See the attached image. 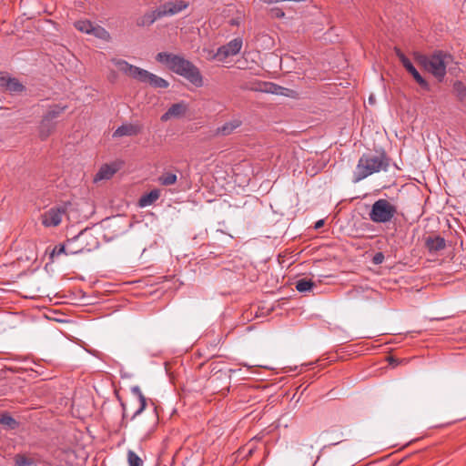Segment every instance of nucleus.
I'll use <instances>...</instances> for the list:
<instances>
[{"mask_svg":"<svg viewBox=\"0 0 466 466\" xmlns=\"http://www.w3.org/2000/svg\"><path fill=\"white\" fill-rule=\"evenodd\" d=\"M95 35L97 37L104 38L106 36H108V33L100 26H94V31L91 33Z\"/></svg>","mask_w":466,"mask_h":466,"instance_id":"29","label":"nucleus"},{"mask_svg":"<svg viewBox=\"0 0 466 466\" xmlns=\"http://www.w3.org/2000/svg\"><path fill=\"white\" fill-rule=\"evenodd\" d=\"M75 27L86 34H91L94 31V25L90 21L81 20L75 23Z\"/></svg>","mask_w":466,"mask_h":466,"instance_id":"25","label":"nucleus"},{"mask_svg":"<svg viewBox=\"0 0 466 466\" xmlns=\"http://www.w3.org/2000/svg\"><path fill=\"white\" fill-rule=\"evenodd\" d=\"M56 123L44 116L39 126V136L42 140L46 139L56 129Z\"/></svg>","mask_w":466,"mask_h":466,"instance_id":"13","label":"nucleus"},{"mask_svg":"<svg viewBox=\"0 0 466 466\" xmlns=\"http://www.w3.org/2000/svg\"><path fill=\"white\" fill-rule=\"evenodd\" d=\"M265 86H268L265 89L266 92L272 93V94H283L282 90H284V88L278 85L268 83V84H265Z\"/></svg>","mask_w":466,"mask_h":466,"instance_id":"28","label":"nucleus"},{"mask_svg":"<svg viewBox=\"0 0 466 466\" xmlns=\"http://www.w3.org/2000/svg\"><path fill=\"white\" fill-rule=\"evenodd\" d=\"M15 466H36L32 458H28L24 454H16L15 456Z\"/></svg>","mask_w":466,"mask_h":466,"instance_id":"23","label":"nucleus"},{"mask_svg":"<svg viewBox=\"0 0 466 466\" xmlns=\"http://www.w3.org/2000/svg\"><path fill=\"white\" fill-rule=\"evenodd\" d=\"M453 93L460 102L466 104V86L461 81L453 83Z\"/></svg>","mask_w":466,"mask_h":466,"instance_id":"19","label":"nucleus"},{"mask_svg":"<svg viewBox=\"0 0 466 466\" xmlns=\"http://www.w3.org/2000/svg\"><path fill=\"white\" fill-rule=\"evenodd\" d=\"M156 59L166 65L172 72L185 77L195 86L200 87L203 86V77L199 69L183 56L160 52L157 55Z\"/></svg>","mask_w":466,"mask_h":466,"instance_id":"1","label":"nucleus"},{"mask_svg":"<svg viewBox=\"0 0 466 466\" xmlns=\"http://www.w3.org/2000/svg\"><path fill=\"white\" fill-rule=\"evenodd\" d=\"M425 247L430 253H437L445 248L446 241L441 236H430L425 239Z\"/></svg>","mask_w":466,"mask_h":466,"instance_id":"12","label":"nucleus"},{"mask_svg":"<svg viewBox=\"0 0 466 466\" xmlns=\"http://www.w3.org/2000/svg\"><path fill=\"white\" fill-rule=\"evenodd\" d=\"M66 108V106H61L58 105H55L50 107V109L47 111V113L44 116L55 121V119L57 118L65 111Z\"/></svg>","mask_w":466,"mask_h":466,"instance_id":"21","label":"nucleus"},{"mask_svg":"<svg viewBox=\"0 0 466 466\" xmlns=\"http://www.w3.org/2000/svg\"><path fill=\"white\" fill-rule=\"evenodd\" d=\"M111 62L117 69L128 76L141 82L149 84L155 88H167L169 84L164 78L157 76L145 69L130 65L126 60L114 58Z\"/></svg>","mask_w":466,"mask_h":466,"instance_id":"3","label":"nucleus"},{"mask_svg":"<svg viewBox=\"0 0 466 466\" xmlns=\"http://www.w3.org/2000/svg\"><path fill=\"white\" fill-rule=\"evenodd\" d=\"M142 131V126L138 124H125L117 127L113 133L114 137L124 136H136Z\"/></svg>","mask_w":466,"mask_h":466,"instance_id":"11","label":"nucleus"},{"mask_svg":"<svg viewBox=\"0 0 466 466\" xmlns=\"http://www.w3.org/2000/svg\"><path fill=\"white\" fill-rule=\"evenodd\" d=\"M177 177L176 174L171 172H164L159 177L158 182L162 186H171L176 184Z\"/></svg>","mask_w":466,"mask_h":466,"instance_id":"20","label":"nucleus"},{"mask_svg":"<svg viewBox=\"0 0 466 466\" xmlns=\"http://www.w3.org/2000/svg\"><path fill=\"white\" fill-rule=\"evenodd\" d=\"M127 461L129 466H143V461L139 456L133 451L127 452Z\"/></svg>","mask_w":466,"mask_h":466,"instance_id":"27","label":"nucleus"},{"mask_svg":"<svg viewBox=\"0 0 466 466\" xmlns=\"http://www.w3.org/2000/svg\"><path fill=\"white\" fill-rule=\"evenodd\" d=\"M242 38H234L228 44L218 47L217 52L211 56L210 59L224 62L228 56L238 54L242 48Z\"/></svg>","mask_w":466,"mask_h":466,"instance_id":"7","label":"nucleus"},{"mask_svg":"<svg viewBox=\"0 0 466 466\" xmlns=\"http://www.w3.org/2000/svg\"><path fill=\"white\" fill-rule=\"evenodd\" d=\"M116 172V168L110 165H104L96 175V180L109 179Z\"/></svg>","mask_w":466,"mask_h":466,"instance_id":"17","label":"nucleus"},{"mask_svg":"<svg viewBox=\"0 0 466 466\" xmlns=\"http://www.w3.org/2000/svg\"><path fill=\"white\" fill-rule=\"evenodd\" d=\"M187 5V3H186L183 0H177L176 2H167L163 5L162 10L159 11V15H172L186 9Z\"/></svg>","mask_w":466,"mask_h":466,"instance_id":"10","label":"nucleus"},{"mask_svg":"<svg viewBox=\"0 0 466 466\" xmlns=\"http://www.w3.org/2000/svg\"><path fill=\"white\" fill-rule=\"evenodd\" d=\"M82 250V248L78 249V250H75V251H70V254H76L78 252H80Z\"/></svg>","mask_w":466,"mask_h":466,"instance_id":"35","label":"nucleus"},{"mask_svg":"<svg viewBox=\"0 0 466 466\" xmlns=\"http://www.w3.org/2000/svg\"><path fill=\"white\" fill-rule=\"evenodd\" d=\"M83 236V231H81L76 237H75L74 238L72 239H68L67 242L70 243L72 241H74L75 239H78L80 238L81 237Z\"/></svg>","mask_w":466,"mask_h":466,"instance_id":"34","label":"nucleus"},{"mask_svg":"<svg viewBox=\"0 0 466 466\" xmlns=\"http://www.w3.org/2000/svg\"><path fill=\"white\" fill-rule=\"evenodd\" d=\"M188 111V105L180 101L178 103L173 104L166 113H164L160 119L162 122H167L172 118H181L183 117Z\"/></svg>","mask_w":466,"mask_h":466,"instance_id":"9","label":"nucleus"},{"mask_svg":"<svg viewBox=\"0 0 466 466\" xmlns=\"http://www.w3.org/2000/svg\"><path fill=\"white\" fill-rule=\"evenodd\" d=\"M10 93H20L24 90V86L15 78H10L7 87Z\"/></svg>","mask_w":466,"mask_h":466,"instance_id":"26","label":"nucleus"},{"mask_svg":"<svg viewBox=\"0 0 466 466\" xmlns=\"http://www.w3.org/2000/svg\"><path fill=\"white\" fill-rule=\"evenodd\" d=\"M389 166L388 158L381 155H362L354 171L353 182L358 183L373 173L386 170Z\"/></svg>","mask_w":466,"mask_h":466,"instance_id":"4","label":"nucleus"},{"mask_svg":"<svg viewBox=\"0 0 466 466\" xmlns=\"http://www.w3.org/2000/svg\"><path fill=\"white\" fill-rule=\"evenodd\" d=\"M398 213L397 207L386 198L376 200L369 213L370 219L377 224L390 222Z\"/></svg>","mask_w":466,"mask_h":466,"instance_id":"5","label":"nucleus"},{"mask_svg":"<svg viewBox=\"0 0 466 466\" xmlns=\"http://www.w3.org/2000/svg\"><path fill=\"white\" fill-rule=\"evenodd\" d=\"M160 197V192L157 189H153L149 193L143 195L138 201V205L141 208H145L152 205Z\"/></svg>","mask_w":466,"mask_h":466,"instance_id":"15","label":"nucleus"},{"mask_svg":"<svg viewBox=\"0 0 466 466\" xmlns=\"http://www.w3.org/2000/svg\"><path fill=\"white\" fill-rule=\"evenodd\" d=\"M130 390H131L132 394H134L135 396L137 397V400L139 402V408L137 410V411L134 413V415L132 417V419H134L136 416L139 415L146 409L147 399L137 385L131 387Z\"/></svg>","mask_w":466,"mask_h":466,"instance_id":"16","label":"nucleus"},{"mask_svg":"<svg viewBox=\"0 0 466 466\" xmlns=\"http://www.w3.org/2000/svg\"><path fill=\"white\" fill-rule=\"evenodd\" d=\"M242 122L239 119H233L229 122L225 123L222 127H218L216 130L217 135L228 136L235 129L241 126Z\"/></svg>","mask_w":466,"mask_h":466,"instance_id":"14","label":"nucleus"},{"mask_svg":"<svg viewBox=\"0 0 466 466\" xmlns=\"http://www.w3.org/2000/svg\"><path fill=\"white\" fill-rule=\"evenodd\" d=\"M396 56H398L400 62L403 66V67L407 70L409 74L412 76L416 83L424 90L429 91L431 89V86L428 81H426L419 71L412 65L410 60L401 52L400 49L395 48Z\"/></svg>","mask_w":466,"mask_h":466,"instance_id":"8","label":"nucleus"},{"mask_svg":"<svg viewBox=\"0 0 466 466\" xmlns=\"http://www.w3.org/2000/svg\"><path fill=\"white\" fill-rule=\"evenodd\" d=\"M413 57L416 63L431 73L440 82L444 79L447 65L451 58V56L442 51H436L430 56L415 52Z\"/></svg>","mask_w":466,"mask_h":466,"instance_id":"2","label":"nucleus"},{"mask_svg":"<svg viewBox=\"0 0 466 466\" xmlns=\"http://www.w3.org/2000/svg\"><path fill=\"white\" fill-rule=\"evenodd\" d=\"M67 254L66 252V248L64 245H58V246H56L54 248H53V251L51 252L50 254V257L53 258L55 256H59L61 254Z\"/></svg>","mask_w":466,"mask_h":466,"instance_id":"30","label":"nucleus"},{"mask_svg":"<svg viewBox=\"0 0 466 466\" xmlns=\"http://www.w3.org/2000/svg\"><path fill=\"white\" fill-rule=\"evenodd\" d=\"M161 15H159V13L156 15L155 12L147 13L137 20V25L149 26L157 20V17H160Z\"/></svg>","mask_w":466,"mask_h":466,"instance_id":"18","label":"nucleus"},{"mask_svg":"<svg viewBox=\"0 0 466 466\" xmlns=\"http://www.w3.org/2000/svg\"><path fill=\"white\" fill-rule=\"evenodd\" d=\"M67 210L66 205L54 206L41 214V222L46 228L57 227Z\"/></svg>","mask_w":466,"mask_h":466,"instance_id":"6","label":"nucleus"},{"mask_svg":"<svg viewBox=\"0 0 466 466\" xmlns=\"http://www.w3.org/2000/svg\"><path fill=\"white\" fill-rule=\"evenodd\" d=\"M384 261V255L382 252H377L373 258H372V262L373 264L375 265H380L381 264L382 262Z\"/></svg>","mask_w":466,"mask_h":466,"instance_id":"31","label":"nucleus"},{"mask_svg":"<svg viewBox=\"0 0 466 466\" xmlns=\"http://www.w3.org/2000/svg\"><path fill=\"white\" fill-rule=\"evenodd\" d=\"M0 424L5 426L9 430H15L18 427V422L9 414H4L1 416Z\"/></svg>","mask_w":466,"mask_h":466,"instance_id":"24","label":"nucleus"},{"mask_svg":"<svg viewBox=\"0 0 466 466\" xmlns=\"http://www.w3.org/2000/svg\"><path fill=\"white\" fill-rule=\"evenodd\" d=\"M324 225V220L320 219L315 223L314 228L319 229Z\"/></svg>","mask_w":466,"mask_h":466,"instance_id":"33","label":"nucleus"},{"mask_svg":"<svg viewBox=\"0 0 466 466\" xmlns=\"http://www.w3.org/2000/svg\"><path fill=\"white\" fill-rule=\"evenodd\" d=\"M315 286L310 279H301L296 282V289L299 292L309 291Z\"/></svg>","mask_w":466,"mask_h":466,"instance_id":"22","label":"nucleus"},{"mask_svg":"<svg viewBox=\"0 0 466 466\" xmlns=\"http://www.w3.org/2000/svg\"><path fill=\"white\" fill-rule=\"evenodd\" d=\"M10 78L11 77H9L7 76L0 75V86L6 88Z\"/></svg>","mask_w":466,"mask_h":466,"instance_id":"32","label":"nucleus"}]
</instances>
